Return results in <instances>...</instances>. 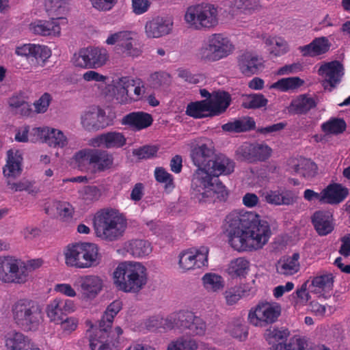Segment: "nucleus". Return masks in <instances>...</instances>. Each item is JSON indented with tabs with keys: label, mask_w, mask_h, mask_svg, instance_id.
<instances>
[{
	"label": "nucleus",
	"mask_w": 350,
	"mask_h": 350,
	"mask_svg": "<svg viewBox=\"0 0 350 350\" xmlns=\"http://www.w3.org/2000/svg\"><path fill=\"white\" fill-rule=\"evenodd\" d=\"M230 245L238 252L262 249L271 236L270 226L252 211H232L225 219Z\"/></svg>",
	"instance_id": "nucleus-1"
},
{
	"label": "nucleus",
	"mask_w": 350,
	"mask_h": 350,
	"mask_svg": "<svg viewBox=\"0 0 350 350\" xmlns=\"http://www.w3.org/2000/svg\"><path fill=\"white\" fill-rule=\"evenodd\" d=\"M122 308L120 300L113 301L108 307L99 322L98 328L90 331L89 342L91 350H118L120 348V336L123 330L116 327L111 331L114 317Z\"/></svg>",
	"instance_id": "nucleus-2"
},
{
	"label": "nucleus",
	"mask_w": 350,
	"mask_h": 350,
	"mask_svg": "<svg viewBox=\"0 0 350 350\" xmlns=\"http://www.w3.org/2000/svg\"><path fill=\"white\" fill-rule=\"evenodd\" d=\"M214 154L212 142L199 144L191 152V158L197 167L198 175H229L234 172L233 161L220 154L213 159Z\"/></svg>",
	"instance_id": "nucleus-3"
},
{
	"label": "nucleus",
	"mask_w": 350,
	"mask_h": 350,
	"mask_svg": "<svg viewBox=\"0 0 350 350\" xmlns=\"http://www.w3.org/2000/svg\"><path fill=\"white\" fill-rule=\"evenodd\" d=\"M146 89L141 79L124 77L113 79L107 85L105 93L118 103L126 105L144 100Z\"/></svg>",
	"instance_id": "nucleus-4"
},
{
	"label": "nucleus",
	"mask_w": 350,
	"mask_h": 350,
	"mask_svg": "<svg viewBox=\"0 0 350 350\" xmlns=\"http://www.w3.org/2000/svg\"><path fill=\"white\" fill-rule=\"evenodd\" d=\"M113 284L125 293H137L146 284V269L139 262H123L113 273Z\"/></svg>",
	"instance_id": "nucleus-5"
},
{
	"label": "nucleus",
	"mask_w": 350,
	"mask_h": 350,
	"mask_svg": "<svg viewBox=\"0 0 350 350\" xmlns=\"http://www.w3.org/2000/svg\"><path fill=\"white\" fill-rule=\"evenodd\" d=\"M14 323L25 332H36L42 322V312L40 306L29 299H21L11 307Z\"/></svg>",
	"instance_id": "nucleus-6"
},
{
	"label": "nucleus",
	"mask_w": 350,
	"mask_h": 350,
	"mask_svg": "<svg viewBox=\"0 0 350 350\" xmlns=\"http://www.w3.org/2000/svg\"><path fill=\"white\" fill-rule=\"evenodd\" d=\"M235 51V46L230 37L224 33L209 34L198 50L199 59L206 62H215L224 59Z\"/></svg>",
	"instance_id": "nucleus-7"
},
{
	"label": "nucleus",
	"mask_w": 350,
	"mask_h": 350,
	"mask_svg": "<svg viewBox=\"0 0 350 350\" xmlns=\"http://www.w3.org/2000/svg\"><path fill=\"white\" fill-rule=\"evenodd\" d=\"M94 224L97 237L109 241L122 237L127 226L126 219L113 210L98 213Z\"/></svg>",
	"instance_id": "nucleus-8"
},
{
	"label": "nucleus",
	"mask_w": 350,
	"mask_h": 350,
	"mask_svg": "<svg viewBox=\"0 0 350 350\" xmlns=\"http://www.w3.org/2000/svg\"><path fill=\"white\" fill-rule=\"evenodd\" d=\"M219 176H193L191 180V196L199 203L214 202L215 195L226 200L228 191L219 179Z\"/></svg>",
	"instance_id": "nucleus-9"
},
{
	"label": "nucleus",
	"mask_w": 350,
	"mask_h": 350,
	"mask_svg": "<svg viewBox=\"0 0 350 350\" xmlns=\"http://www.w3.org/2000/svg\"><path fill=\"white\" fill-rule=\"evenodd\" d=\"M184 21L189 28L195 30L211 29L219 24V12L213 4L198 3L187 8Z\"/></svg>",
	"instance_id": "nucleus-10"
},
{
	"label": "nucleus",
	"mask_w": 350,
	"mask_h": 350,
	"mask_svg": "<svg viewBox=\"0 0 350 350\" xmlns=\"http://www.w3.org/2000/svg\"><path fill=\"white\" fill-rule=\"evenodd\" d=\"M67 266L79 269L90 268L98 264V248L94 243H75L68 245L64 252Z\"/></svg>",
	"instance_id": "nucleus-11"
},
{
	"label": "nucleus",
	"mask_w": 350,
	"mask_h": 350,
	"mask_svg": "<svg viewBox=\"0 0 350 350\" xmlns=\"http://www.w3.org/2000/svg\"><path fill=\"white\" fill-rule=\"evenodd\" d=\"M230 95L227 92L215 94L210 102L207 100L196 101L189 103L186 113L195 118H202L220 115L224 112L230 104Z\"/></svg>",
	"instance_id": "nucleus-12"
},
{
	"label": "nucleus",
	"mask_w": 350,
	"mask_h": 350,
	"mask_svg": "<svg viewBox=\"0 0 350 350\" xmlns=\"http://www.w3.org/2000/svg\"><path fill=\"white\" fill-rule=\"evenodd\" d=\"M164 322L166 328H177L193 336H203L206 330L205 321L188 310H180L170 314Z\"/></svg>",
	"instance_id": "nucleus-13"
},
{
	"label": "nucleus",
	"mask_w": 350,
	"mask_h": 350,
	"mask_svg": "<svg viewBox=\"0 0 350 350\" xmlns=\"http://www.w3.org/2000/svg\"><path fill=\"white\" fill-rule=\"evenodd\" d=\"M12 256H0V281L4 283L23 284L27 280L25 267Z\"/></svg>",
	"instance_id": "nucleus-14"
},
{
	"label": "nucleus",
	"mask_w": 350,
	"mask_h": 350,
	"mask_svg": "<svg viewBox=\"0 0 350 350\" xmlns=\"http://www.w3.org/2000/svg\"><path fill=\"white\" fill-rule=\"evenodd\" d=\"M281 312L280 306L267 301L259 302L248 314L250 322L255 326H263L273 323L278 319Z\"/></svg>",
	"instance_id": "nucleus-15"
},
{
	"label": "nucleus",
	"mask_w": 350,
	"mask_h": 350,
	"mask_svg": "<svg viewBox=\"0 0 350 350\" xmlns=\"http://www.w3.org/2000/svg\"><path fill=\"white\" fill-rule=\"evenodd\" d=\"M174 26L171 15L162 14L148 20L144 25V33L148 38H160L170 34Z\"/></svg>",
	"instance_id": "nucleus-16"
},
{
	"label": "nucleus",
	"mask_w": 350,
	"mask_h": 350,
	"mask_svg": "<svg viewBox=\"0 0 350 350\" xmlns=\"http://www.w3.org/2000/svg\"><path fill=\"white\" fill-rule=\"evenodd\" d=\"M325 89L331 92L341 81L344 75L343 66L338 61L323 62L318 70Z\"/></svg>",
	"instance_id": "nucleus-17"
},
{
	"label": "nucleus",
	"mask_w": 350,
	"mask_h": 350,
	"mask_svg": "<svg viewBox=\"0 0 350 350\" xmlns=\"http://www.w3.org/2000/svg\"><path fill=\"white\" fill-rule=\"evenodd\" d=\"M208 254V249L205 246L185 251L179 256V266L183 270L188 271L207 265Z\"/></svg>",
	"instance_id": "nucleus-18"
},
{
	"label": "nucleus",
	"mask_w": 350,
	"mask_h": 350,
	"mask_svg": "<svg viewBox=\"0 0 350 350\" xmlns=\"http://www.w3.org/2000/svg\"><path fill=\"white\" fill-rule=\"evenodd\" d=\"M271 148L263 144L245 143L237 150L239 157L250 162L264 161L271 156Z\"/></svg>",
	"instance_id": "nucleus-19"
},
{
	"label": "nucleus",
	"mask_w": 350,
	"mask_h": 350,
	"mask_svg": "<svg viewBox=\"0 0 350 350\" xmlns=\"http://www.w3.org/2000/svg\"><path fill=\"white\" fill-rule=\"evenodd\" d=\"M39 137V142L45 143L49 147L63 149L68 144V136L61 130L44 126H40L36 133Z\"/></svg>",
	"instance_id": "nucleus-20"
},
{
	"label": "nucleus",
	"mask_w": 350,
	"mask_h": 350,
	"mask_svg": "<svg viewBox=\"0 0 350 350\" xmlns=\"http://www.w3.org/2000/svg\"><path fill=\"white\" fill-rule=\"evenodd\" d=\"M75 308L73 301L57 297L46 306V313L50 321L55 323L62 320L64 316L74 312Z\"/></svg>",
	"instance_id": "nucleus-21"
},
{
	"label": "nucleus",
	"mask_w": 350,
	"mask_h": 350,
	"mask_svg": "<svg viewBox=\"0 0 350 350\" xmlns=\"http://www.w3.org/2000/svg\"><path fill=\"white\" fill-rule=\"evenodd\" d=\"M81 122L86 130H98L106 126L105 112L99 107L92 106L81 115Z\"/></svg>",
	"instance_id": "nucleus-22"
},
{
	"label": "nucleus",
	"mask_w": 350,
	"mask_h": 350,
	"mask_svg": "<svg viewBox=\"0 0 350 350\" xmlns=\"http://www.w3.org/2000/svg\"><path fill=\"white\" fill-rule=\"evenodd\" d=\"M44 8L49 18L68 24V15L71 10L70 0H44Z\"/></svg>",
	"instance_id": "nucleus-23"
},
{
	"label": "nucleus",
	"mask_w": 350,
	"mask_h": 350,
	"mask_svg": "<svg viewBox=\"0 0 350 350\" xmlns=\"http://www.w3.org/2000/svg\"><path fill=\"white\" fill-rule=\"evenodd\" d=\"M311 222L317 233L321 237L332 233L335 227L334 215L329 211H315L311 217Z\"/></svg>",
	"instance_id": "nucleus-24"
},
{
	"label": "nucleus",
	"mask_w": 350,
	"mask_h": 350,
	"mask_svg": "<svg viewBox=\"0 0 350 350\" xmlns=\"http://www.w3.org/2000/svg\"><path fill=\"white\" fill-rule=\"evenodd\" d=\"M126 142V137L122 133L111 131L92 138L89 145L94 148H118L125 145Z\"/></svg>",
	"instance_id": "nucleus-25"
},
{
	"label": "nucleus",
	"mask_w": 350,
	"mask_h": 350,
	"mask_svg": "<svg viewBox=\"0 0 350 350\" xmlns=\"http://www.w3.org/2000/svg\"><path fill=\"white\" fill-rule=\"evenodd\" d=\"M238 67L241 73L246 76L257 74L264 68V62L261 57L250 52H244L238 57Z\"/></svg>",
	"instance_id": "nucleus-26"
},
{
	"label": "nucleus",
	"mask_w": 350,
	"mask_h": 350,
	"mask_svg": "<svg viewBox=\"0 0 350 350\" xmlns=\"http://www.w3.org/2000/svg\"><path fill=\"white\" fill-rule=\"evenodd\" d=\"M265 48L269 55L273 57H279L288 53L290 45L288 41L278 35H265L262 38Z\"/></svg>",
	"instance_id": "nucleus-27"
},
{
	"label": "nucleus",
	"mask_w": 350,
	"mask_h": 350,
	"mask_svg": "<svg viewBox=\"0 0 350 350\" xmlns=\"http://www.w3.org/2000/svg\"><path fill=\"white\" fill-rule=\"evenodd\" d=\"M84 298H94L103 288V280L98 275H88L80 277L77 280Z\"/></svg>",
	"instance_id": "nucleus-28"
},
{
	"label": "nucleus",
	"mask_w": 350,
	"mask_h": 350,
	"mask_svg": "<svg viewBox=\"0 0 350 350\" xmlns=\"http://www.w3.org/2000/svg\"><path fill=\"white\" fill-rule=\"evenodd\" d=\"M331 43L326 37L314 38L310 43L299 47L303 56L315 57L325 54L330 49Z\"/></svg>",
	"instance_id": "nucleus-29"
},
{
	"label": "nucleus",
	"mask_w": 350,
	"mask_h": 350,
	"mask_svg": "<svg viewBox=\"0 0 350 350\" xmlns=\"http://www.w3.org/2000/svg\"><path fill=\"white\" fill-rule=\"evenodd\" d=\"M136 36L137 33L133 31H122L119 46L124 55L137 57L141 55L142 50L138 46Z\"/></svg>",
	"instance_id": "nucleus-30"
},
{
	"label": "nucleus",
	"mask_w": 350,
	"mask_h": 350,
	"mask_svg": "<svg viewBox=\"0 0 350 350\" xmlns=\"http://www.w3.org/2000/svg\"><path fill=\"white\" fill-rule=\"evenodd\" d=\"M153 119L150 113L144 111L132 112L124 116L121 123L136 131H140L150 126Z\"/></svg>",
	"instance_id": "nucleus-31"
},
{
	"label": "nucleus",
	"mask_w": 350,
	"mask_h": 350,
	"mask_svg": "<svg viewBox=\"0 0 350 350\" xmlns=\"http://www.w3.org/2000/svg\"><path fill=\"white\" fill-rule=\"evenodd\" d=\"M349 192L347 188L342 187L340 184H330L323 189V204H338L342 202L348 196Z\"/></svg>",
	"instance_id": "nucleus-32"
},
{
	"label": "nucleus",
	"mask_w": 350,
	"mask_h": 350,
	"mask_svg": "<svg viewBox=\"0 0 350 350\" xmlns=\"http://www.w3.org/2000/svg\"><path fill=\"white\" fill-rule=\"evenodd\" d=\"M265 200L270 204L288 206L295 202L297 197L290 190H270L265 193Z\"/></svg>",
	"instance_id": "nucleus-33"
},
{
	"label": "nucleus",
	"mask_w": 350,
	"mask_h": 350,
	"mask_svg": "<svg viewBox=\"0 0 350 350\" xmlns=\"http://www.w3.org/2000/svg\"><path fill=\"white\" fill-rule=\"evenodd\" d=\"M36 344L20 332H12L5 336V346L10 350H29Z\"/></svg>",
	"instance_id": "nucleus-34"
},
{
	"label": "nucleus",
	"mask_w": 350,
	"mask_h": 350,
	"mask_svg": "<svg viewBox=\"0 0 350 350\" xmlns=\"http://www.w3.org/2000/svg\"><path fill=\"white\" fill-rule=\"evenodd\" d=\"M23 156L18 150L7 152L6 165L3 167V175H16L22 173Z\"/></svg>",
	"instance_id": "nucleus-35"
},
{
	"label": "nucleus",
	"mask_w": 350,
	"mask_h": 350,
	"mask_svg": "<svg viewBox=\"0 0 350 350\" xmlns=\"http://www.w3.org/2000/svg\"><path fill=\"white\" fill-rule=\"evenodd\" d=\"M299 260V254L298 253H294L291 256L280 259L276 265L277 272L284 275L295 274L300 269Z\"/></svg>",
	"instance_id": "nucleus-36"
},
{
	"label": "nucleus",
	"mask_w": 350,
	"mask_h": 350,
	"mask_svg": "<svg viewBox=\"0 0 350 350\" xmlns=\"http://www.w3.org/2000/svg\"><path fill=\"white\" fill-rule=\"evenodd\" d=\"M9 106L16 113L24 116H30L32 114L31 105L28 102V96L25 93H18L13 95L8 100Z\"/></svg>",
	"instance_id": "nucleus-37"
},
{
	"label": "nucleus",
	"mask_w": 350,
	"mask_h": 350,
	"mask_svg": "<svg viewBox=\"0 0 350 350\" xmlns=\"http://www.w3.org/2000/svg\"><path fill=\"white\" fill-rule=\"evenodd\" d=\"M91 69H96L105 66L109 59V53L103 46H88Z\"/></svg>",
	"instance_id": "nucleus-38"
},
{
	"label": "nucleus",
	"mask_w": 350,
	"mask_h": 350,
	"mask_svg": "<svg viewBox=\"0 0 350 350\" xmlns=\"http://www.w3.org/2000/svg\"><path fill=\"white\" fill-rule=\"evenodd\" d=\"M92 158V173L93 174L103 172L112 166V156L106 152L93 150Z\"/></svg>",
	"instance_id": "nucleus-39"
},
{
	"label": "nucleus",
	"mask_w": 350,
	"mask_h": 350,
	"mask_svg": "<svg viewBox=\"0 0 350 350\" xmlns=\"http://www.w3.org/2000/svg\"><path fill=\"white\" fill-rule=\"evenodd\" d=\"M250 261L245 258H237L230 261L227 272L232 279L245 278L250 270Z\"/></svg>",
	"instance_id": "nucleus-40"
},
{
	"label": "nucleus",
	"mask_w": 350,
	"mask_h": 350,
	"mask_svg": "<svg viewBox=\"0 0 350 350\" xmlns=\"http://www.w3.org/2000/svg\"><path fill=\"white\" fill-rule=\"evenodd\" d=\"M93 150L83 149L77 152L72 158V164L79 171L92 173V157Z\"/></svg>",
	"instance_id": "nucleus-41"
},
{
	"label": "nucleus",
	"mask_w": 350,
	"mask_h": 350,
	"mask_svg": "<svg viewBox=\"0 0 350 350\" xmlns=\"http://www.w3.org/2000/svg\"><path fill=\"white\" fill-rule=\"evenodd\" d=\"M126 247L127 252L135 257H143L148 256L152 252L151 244L146 240L133 239L129 241Z\"/></svg>",
	"instance_id": "nucleus-42"
},
{
	"label": "nucleus",
	"mask_w": 350,
	"mask_h": 350,
	"mask_svg": "<svg viewBox=\"0 0 350 350\" xmlns=\"http://www.w3.org/2000/svg\"><path fill=\"white\" fill-rule=\"evenodd\" d=\"M304 84V81L298 77L282 78L272 83L270 89L278 90L281 92L294 91Z\"/></svg>",
	"instance_id": "nucleus-43"
},
{
	"label": "nucleus",
	"mask_w": 350,
	"mask_h": 350,
	"mask_svg": "<svg viewBox=\"0 0 350 350\" xmlns=\"http://www.w3.org/2000/svg\"><path fill=\"white\" fill-rule=\"evenodd\" d=\"M38 130H40V126L30 127L23 125L16 129L14 139L18 142H38L40 137V135L38 137L36 135Z\"/></svg>",
	"instance_id": "nucleus-44"
},
{
	"label": "nucleus",
	"mask_w": 350,
	"mask_h": 350,
	"mask_svg": "<svg viewBox=\"0 0 350 350\" xmlns=\"http://www.w3.org/2000/svg\"><path fill=\"white\" fill-rule=\"evenodd\" d=\"M255 126L254 120L250 117H243L222 126V129L229 132H243L250 130Z\"/></svg>",
	"instance_id": "nucleus-45"
},
{
	"label": "nucleus",
	"mask_w": 350,
	"mask_h": 350,
	"mask_svg": "<svg viewBox=\"0 0 350 350\" xmlns=\"http://www.w3.org/2000/svg\"><path fill=\"white\" fill-rule=\"evenodd\" d=\"M314 105L312 98L301 95L292 100L289 111L295 113H303L314 107Z\"/></svg>",
	"instance_id": "nucleus-46"
},
{
	"label": "nucleus",
	"mask_w": 350,
	"mask_h": 350,
	"mask_svg": "<svg viewBox=\"0 0 350 350\" xmlns=\"http://www.w3.org/2000/svg\"><path fill=\"white\" fill-rule=\"evenodd\" d=\"M203 285L208 291L217 292L224 286L222 277L214 273H207L202 278Z\"/></svg>",
	"instance_id": "nucleus-47"
},
{
	"label": "nucleus",
	"mask_w": 350,
	"mask_h": 350,
	"mask_svg": "<svg viewBox=\"0 0 350 350\" xmlns=\"http://www.w3.org/2000/svg\"><path fill=\"white\" fill-rule=\"evenodd\" d=\"M16 176H8L7 184L10 189L13 191H26L29 193H36L39 191L38 189L33 186V183L23 178L18 182L14 181Z\"/></svg>",
	"instance_id": "nucleus-48"
},
{
	"label": "nucleus",
	"mask_w": 350,
	"mask_h": 350,
	"mask_svg": "<svg viewBox=\"0 0 350 350\" xmlns=\"http://www.w3.org/2000/svg\"><path fill=\"white\" fill-rule=\"evenodd\" d=\"M293 163L295 167L294 172L295 173L302 175L317 173V165L310 159L300 158L293 160Z\"/></svg>",
	"instance_id": "nucleus-49"
},
{
	"label": "nucleus",
	"mask_w": 350,
	"mask_h": 350,
	"mask_svg": "<svg viewBox=\"0 0 350 350\" xmlns=\"http://www.w3.org/2000/svg\"><path fill=\"white\" fill-rule=\"evenodd\" d=\"M268 100L261 94L246 95L243 98V106L247 109H257L265 107Z\"/></svg>",
	"instance_id": "nucleus-50"
},
{
	"label": "nucleus",
	"mask_w": 350,
	"mask_h": 350,
	"mask_svg": "<svg viewBox=\"0 0 350 350\" xmlns=\"http://www.w3.org/2000/svg\"><path fill=\"white\" fill-rule=\"evenodd\" d=\"M71 62L74 66L77 68L91 69L88 48H82L78 52L75 53L72 57Z\"/></svg>",
	"instance_id": "nucleus-51"
},
{
	"label": "nucleus",
	"mask_w": 350,
	"mask_h": 350,
	"mask_svg": "<svg viewBox=\"0 0 350 350\" xmlns=\"http://www.w3.org/2000/svg\"><path fill=\"white\" fill-rule=\"evenodd\" d=\"M321 128L327 134H338L345 129L346 124L342 119L332 118L323 123Z\"/></svg>",
	"instance_id": "nucleus-52"
},
{
	"label": "nucleus",
	"mask_w": 350,
	"mask_h": 350,
	"mask_svg": "<svg viewBox=\"0 0 350 350\" xmlns=\"http://www.w3.org/2000/svg\"><path fill=\"white\" fill-rule=\"evenodd\" d=\"M247 291L241 286H235L227 289L225 291L224 296L226 304L232 306L238 302V301L245 296Z\"/></svg>",
	"instance_id": "nucleus-53"
},
{
	"label": "nucleus",
	"mask_w": 350,
	"mask_h": 350,
	"mask_svg": "<svg viewBox=\"0 0 350 350\" xmlns=\"http://www.w3.org/2000/svg\"><path fill=\"white\" fill-rule=\"evenodd\" d=\"M51 101L52 96L49 93L45 92L42 94L37 100L33 102V109H32V113H35L40 114L46 113Z\"/></svg>",
	"instance_id": "nucleus-54"
},
{
	"label": "nucleus",
	"mask_w": 350,
	"mask_h": 350,
	"mask_svg": "<svg viewBox=\"0 0 350 350\" xmlns=\"http://www.w3.org/2000/svg\"><path fill=\"white\" fill-rule=\"evenodd\" d=\"M55 324H59L62 334L64 336L71 334L75 331L78 327L79 321L77 318L73 317H66V319L62 318V320L55 322Z\"/></svg>",
	"instance_id": "nucleus-55"
},
{
	"label": "nucleus",
	"mask_w": 350,
	"mask_h": 350,
	"mask_svg": "<svg viewBox=\"0 0 350 350\" xmlns=\"http://www.w3.org/2000/svg\"><path fill=\"white\" fill-rule=\"evenodd\" d=\"M46 36L49 37H60L62 35V27L66 26L68 24L62 23L60 21H58L55 18H49V20H46Z\"/></svg>",
	"instance_id": "nucleus-56"
},
{
	"label": "nucleus",
	"mask_w": 350,
	"mask_h": 350,
	"mask_svg": "<svg viewBox=\"0 0 350 350\" xmlns=\"http://www.w3.org/2000/svg\"><path fill=\"white\" fill-rule=\"evenodd\" d=\"M334 280L332 274H324L314 277L312 280L313 286L325 290L330 288L333 285Z\"/></svg>",
	"instance_id": "nucleus-57"
},
{
	"label": "nucleus",
	"mask_w": 350,
	"mask_h": 350,
	"mask_svg": "<svg viewBox=\"0 0 350 350\" xmlns=\"http://www.w3.org/2000/svg\"><path fill=\"white\" fill-rule=\"evenodd\" d=\"M288 333L286 330H280L278 328H270L267 329L265 336L269 344H273L275 342L286 338Z\"/></svg>",
	"instance_id": "nucleus-58"
},
{
	"label": "nucleus",
	"mask_w": 350,
	"mask_h": 350,
	"mask_svg": "<svg viewBox=\"0 0 350 350\" xmlns=\"http://www.w3.org/2000/svg\"><path fill=\"white\" fill-rule=\"evenodd\" d=\"M118 0H90L92 7L98 12H109L116 6Z\"/></svg>",
	"instance_id": "nucleus-59"
},
{
	"label": "nucleus",
	"mask_w": 350,
	"mask_h": 350,
	"mask_svg": "<svg viewBox=\"0 0 350 350\" xmlns=\"http://www.w3.org/2000/svg\"><path fill=\"white\" fill-rule=\"evenodd\" d=\"M150 83L153 88H158L170 83V77L166 72H155L150 77Z\"/></svg>",
	"instance_id": "nucleus-60"
},
{
	"label": "nucleus",
	"mask_w": 350,
	"mask_h": 350,
	"mask_svg": "<svg viewBox=\"0 0 350 350\" xmlns=\"http://www.w3.org/2000/svg\"><path fill=\"white\" fill-rule=\"evenodd\" d=\"M158 148L155 146H145L133 150V154L139 159H150L156 155Z\"/></svg>",
	"instance_id": "nucleus-61"
},
{
	"label": "nucleus",
	"mask_w": 350,
	"mask_h": 350,
	"mask_svg": "<svg viewBox=\"0 0 350 350\" xmlns=\"http://www.w3.org/2000/svg\"><path fill=\"white\" fill-rule=\"evenodd\" d=\"M303 70V65L300 62H294L278 68L275 75L277 76L289 75L298 73Z\"/></svg>",
	"instance_id": "nucleus-62"
},
{
	"label": "nucleus",
	"mask_w": 350,
	"mask_h": 350,
	"mask_svg": "<svg viewBox=\"0 0 350 350\" xmlns=\"http://www.w3.org/2000/svg\"><path fill=\"white\" fill-rule=\"evenodd\" d=\"M56 209L59 216L65 219L72 218L74 213L72 206L67 202H57Z\"/></svg>",
	"instance_id": "nucleus-63"
},
{
	"label": "nucleus",
	"mask_w": 350,
	"mask_h": 350,
	"mask_svg": "<svg viewBox=\"0 0 350 350\" xmlns=\"http://www.w3.org/2000/svg\"><path fill=\"white\" fill-rule=\"evenodd\" d=\"M51 49L44 45L33 44L31 57L46 61L51 56Z\"/></svg>",
	"instance_id": "nucleus-64"
}]
</instances>
